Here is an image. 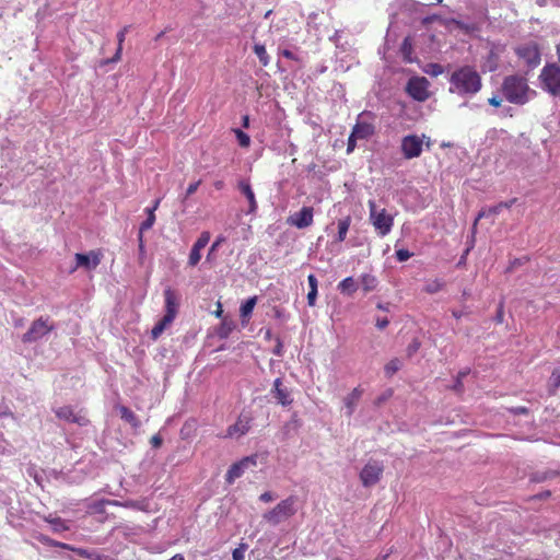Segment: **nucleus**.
Segmentation results:
<instances>
[{
	"instance_id": "f257e3e1",
	"label": "nucleus",
	"mask_w": 560,
	"mask_h": 560,
	"mask_svg": "<svg viewBox=\"0 0 560 560\" xmlns=\"http://www.w3.org/2000/svg\"><path fill=\"white\" fill-rule=\"evenodd\" d=\"M482 89L480 73L472 66H462L450 77V92L460 96L476 95Z\"/></svg>"
},
{
	"instance_id": "f03ea898",
	"label": "nucleus",
	"mask_w": 560,
	"mask_h": 560,
	"mask_svg": "<svg viewBox=\"0 0 560 560\" xmlns=\"http://www.w3.org/2000/svg\"><path fill=\"white\" fill-rule=\"evenodd\" d=\"M503 97L515 105H525L536 96V91L530 89L527 79L521 74H511L503 79L501 84Z\"/></svg>"
},
{
	"instance_id": "7ed1b4c3",
	"label": "nucleus",
	"mask_w": 560,
	"mask_h": 560,
	"mask_svg": "<svg viewBox=\"0 0 560 560\" xmlns=\"http://www.w3.org/2000/svg\"><path fill=\"white\" fill-rule=\"evenodd\" d=\"M164 304H165V314L164 316L154 325L151 330V338L156 340L164 330L174 322L178 314L179 308V295L178 293L167 287L164 290Z\"/></svg>"
},
{
	"instance_id": "20e7f679",
	"label": "nucleus",
	"mask_w": 560,
	"mask_h": 560,
	"mask_svg": "<svg viewBox=\"0 0 560 560\" xmlns=\"http://www.w3.org/2000/svg\"><path fill=\"white\" fill-rule=\"evenodd\" d=\"M296 503L298 498L295 495H289L278 502L272 509L266 511L262 514V518L269 525L278 526L296 514Z\"/></svg>"
},
{
	"instance_id": "39448f33",
	"label": "nucleus",
	"mask_w": 560,
	"mask_h": 560,
	"mask_svg": "<svg viewBox=\"0 0 560 560\" xmlns=\"http://www.w3.org/2000/svg\"><path fill=\"white\" fill-rule=\"evenodd\" d=\"M542 90L553 96L560 95V67L556 63L546 65L539 74Z\"/></svg>"
},
{
	"instance_id": "423d86ee",
	"label": "nucleus",
	"mask_w": 560,
	"mask_h": 560,
	"mask_svg": "<svg viewBox=\"0 0 560 560\" xmlns=\"http://www.w3.org/2000/svg\"><path fill=\"white\" fill-rule=\"evenodd\" d=\"M368 206L370 210V220L378 235H387L393 228L394 218L387 213L386 209L378 210L374 200H369Z\"/></svg>"
},
{
	"instance_id": "0eeeda50",
	"label": "nucleus",
	"mask_w": 560,
	"mask_h": 560,
	"mask_svg": "<svg viewBox=\"0 0 560 560\" xmlns=\"http://www.w3.org/2000/svg\"><path fill=\"white\" fill-rule=\"evenodd\" d=\"M55 329L54 324L49 317L40 316L39 318L32 322L27 331L22 336L24 343H33L47 336Z\"/></svg>"
},
{
	"instance_id": "6e6552de",
	"label": "nucleus",
	"mask_w": 560,
	"mask_h": 560,
	"mask_svg": "<svg viewBox=\"0 0 560 560\" xmlns=\"http://www.w3.org/2000/svg\"><path fill=\"white\" fill-rule=\"evenodd\" d=\"M375 115L372 112H362L352 128V136L359 140H366L375 133Z\"/></svg>"
},
{
	"instance_id": "1a4fd4ad",
	"label": "nucleus",
	"mask_w": 560,
	"mask_h": 560,
	"mask_svg": "<svg viewBox=\"0 0 560 560\" xmlns=\"http://www.w3.org/2000/svg\"><path fill=\"white\" fill-rule=\"evenodd\" d=\"M430 82L425 77H411L406 84V93L417 102H425L430 97Z\"/></svg>"
},
{
	"instance_id": "9d476101",
	"label": "nucleus",
	"mask_w": 560,
	"mask_h": 560,
	"mask_svg": "<svg viewBox=\"0 0 560 560\" xmlns=\"http://www.w3.org/2000/svg\"><path fill=\"white\" fill-rule=\"evenodd\" d=\"M515 54L523 59L528 67H536L540 63V50L536 43H526L515 48Z\"/></svg>"
},
{
	"instance_id": "9b49d317",
	"label": "nucleus",
	"mask_w": 560,
	"mask_h": 560,
	"mask_svg": "<svg viewBox=\"0 0 560 560\" xmlns=\"http://www.w3.org/2000/svg\"><path fill=\"white\" fill-rule=\"evenodd\" d=\"M423 141L417 135H408L401 139V152L405 159L411 160L418 158L422 153Z\"/></svg>"
},
{
	"instance_id": "f8f14e48",
	"label": "nucleus",
	"mask_w": 560,
	"mask_h": 560,
	"mask_svg": "<svg viewBox=\"0 0 560 560\" xmlns=\"http://www.w3.org/2000/svg\"><path fill=\"white\" fill-rule=\"evenodd\" d=\"M102 257L103 254L100 249L91 250L88 254L77 253L74 256L75 266L70 270V272L75 271L80 267L86 270L95 269L101 264Z\"/></svg>"
},
{
	"instance_id": "ddd939ff",
	"label": "nucleus",
	"mask_w": 560,
	"mask_h": 560,
	"mask_svg": "<svg viewBox=\"0 0 560 560\" xmlns=\"http://www.w3.org/2000/svg\"><path fill=\"white\" fill-rule=\"evenodd\" d=\"M383 474V466L377 462H369L360 472V479L364 487H371L377 483Z\"/></svg>"
},
{
	"instance_id": "4468645a",
	"label": "nucleus",
	"mask_w": 560,
	"mask_h": 560,
	"mask_svg": "<svg viewBox=\"0 0 560 560\" xmlns=\"http://www.w3.org/2000/svg\"><path fill=\"white\" fill-rule=\"evenodd\" d=\"M256 457L247 456L241 459L237 463H234L228 470L225 475V481L229 485H232L237 478L242 477L245 470L249 467L256 466Z\"/></svg>"
},
{
	"instance_id": "2eb2a0df",
	"label": "nucleus",
	"mask_w": 560,
	"mask_h": 560,
	"mask_svg": "<svg viewBox=\"0 0 560 560\" xmlns=\"http://www.w3.org/2000/svg\"><path fill=\"white\" fill-rule=\"evenodd\" d=\"M314 209L312 207H303L299 212L288 218V223L298 229H305L313 224Z\"/></svg>"
},
{
	"instance_id": "dca6fc26",
	"label": "nucleus",
	"mask_w": 560,
	"mask_h": 560,
	"mask_svg": "<svg viewBox=\"0 0 560 560\" xmlns=\"http://www.w3.org/2000/svg\"><path fill=\"white\" fill-rule=\"evenodd\" d=\"M56 417L70 423H77L81 427L89 423V419L85 416L75 413L71 406H62L56 411Z\"/></svg>"
},
{
	"instance_id": "f3484780",
	"label": "nucleus",
	"mask_w": 560,
	"mask_h": 560,
	"mask_svg": "<svg viewBox=\"0 0 560 560\" xmlns=\"http://www.w3.org/2000/svg\"><path fill=\"white\" fill-rule=\"evenodd\" d=\"M252 427V418L248 416L241 415L236 422L228 428L226 436H242L246 434Z\"/></svg>"
},
{
	"instance_id": "a211bd4d",
	"label": "nucleus",
	"mask_w": 560,
	"mask_h": 560,
	"mask_svg": "<svg viewBox=\"0 0 560 560\" xmlns=\"http://www.w3.org/2000/svg\"><path fill=\"white\" fill-rule=\"evenodd\" d=\"M516 200H517L516 198H512V199H510L509 201H501V202H499L498 205H495V206H493V207H490V208H488V209H482V210L478 213V215H477V218H476V220H475L474 229L476 228V225H477V223H478V221H479L480 219H482V218H485V217H490V215H497V214H499V213L502 211V209H509V208H511V207L516 202Z\"/></svg>"
},
{
	"instance_id": "6ab92c4d",
	"label": "nucleus",
	"mask_w": 560,
	"mask_h": 560,
	"mask_svg": "<svg viewBox=\"0 0 560 560\" xmlns=\"http://www.w3.org/2000/svg\"><path fill=\"white\" fill-rule=\"evenodd\" d=\"M273 394L277 401L282 406H289L292 404V398L290 392L287 388L282 387V380L280 377L276 378L273 382Z\"/></svg>"
},
{
	"instance_id": "aec40b11",
	"label": "nucleus",
	"mask_w": 560,
	"mask_h": 560,
	"mask_svg": "<svg viewBox=\"0 0 560 560\" xmlns=\"http://www.w3.org/2000/svg\"><path fill=\"white\" fill-rule=\"evenodd\" d=\"M238 188L241 192L246 197L249 203L248 213H255L257 211V201L255 198V194L252 189V186L248 182L241 180L238 183Z\"/></svg>"
},
{
	"instance_id": "412c9836",
	"label": "nucleus",
	"mask_w": 560,
	"mask_h": 560,
	"mask_svg": "<svg viewBox=\"0 0 560 560\" xmlns=\"http://www.w3.org/2000/svg\"><path fill=\"white\" fill-rule=\"evenodd\" d=\"M129 27L128 25L124 26L116 35L117 37V49H116V52L114 54V56L108 59L107 61H105V63H108V62H118L121 60V56H122V47H124V42L126 39V35L127 33L129 32Z\"/></svg>"
},
{
	"instance_id": "4be33fe9",
	"label": "nucleus",
	"mask_w": 560,
	"mask_h": 560,
	"mask_svg": "<svg viewBox=\"0 0 560 560\" xmlns=\"http://www.w3.org/2000/svg\"><path fill=\"white\" fill-rule=\"evenodd\" d=\"M257 301H258V298L256 295H254L242 303V305L240 307V315H241L243 324L248 323V319L252 316L253 310L256 306Z\"/></svg>"
},
{
	"instance_id": "5701e85b",
	"label": "nucleus",
	"mask_w": 560,
	"mask_h": 560,
	"mask_svg": "<svg viewBox=\"0 0 560 560\" xmlns=\"http://www.w3.org/2000/svg\"><path fill=\"white\" fill-rule=\"evenodd\" d=\"M117 409H118V411L120 413V418L124 421L129 423L133 429L140 428L141 422H140L139 418L135 415V412L132 410H130L128 407L122 406V405H119L117 407Z\"/></svg>"
},
{
	"instance_id": "b1692460",
	"label": "nucleus",
	"mask_w": 560,
	"mask_h": 560,
	"mask_svg": "<svg viewBox=\"0 0 560 560\" xmlns=\"http://www.w3.org/2000/svg\"><path fill=\"white\" fill-rule=\"evenodd\" d=\"M363 394V390L360 387L353 388V390L345 398V405L348 408V413L352 415L354 411L355 405L359 401Z\"/></svg>"
},
{
	"instance_id": "393cba45",
	"label": "nucleus",
	"mask_w": 560,
	"mask_h": 560,
	"mask_svg": "<svg viewBox=\"0 0 560 560\" xmlns=\"http://www.w3.org/2000/svg\"><path fill=\"white\" fill-rule=\"evenodd\" d=\"M159 203H160V200L158 199L154 202V206L152 208H148L147 209V214H148L147 219L140 225V232L141 233H143L147 230H150L153 226V224L155 222V213H154V211L158 209Z\"/></svg>"
},
{
	"instance_id": "a878e982",
	"label": "nucleus",
	"mask_w": 560,
	"mask_h": 560,
	"mask_svg": "<svg viewBox=\"0 0 560 560\" xmlns=\"http://www.w3.org/2000/svg\"><path fill=\"white\" fill-rule=\"evenodd\" d=\"M351 217L347 215L343 219H340L338 221V234H337V242L341 243L346 240L349 228L351 225Z\"/></svg>"
},
{
	"instance_id": "bb28decb",
	"label": "nucleus",
	"mask_w": 560,
	"mask_h": 560,
	"mask_svg": "<svg viewBox=\"0 0 560 560\" xmlns=\"http://www.w3.org/2000/svg\"><path fill=\"white\" fill-rule=\"evenodd\" d=\"M45 521L51 525V529L54 533L69 530V526L61 517H52L51 515H49L45 517Z\"/></svg>"
},
{
	"instance_id": "cd10ccee",
	"label": "nucleus",
	"mask_w": 560,
	"mask_h": 560,
	"mask_svg": "<svg viewBox=\"0 0 560 560\" xmlns=\"http://www.w3.org/2000/svg\"><path fill=\"white\" fill-rule=\"evenodd\" d=\"M35 539L38 540L39 542L46 545V546H49V547H58V548H61V549H70V545L69 544L55 540V539H52V538H50V537H48L47 535H44V534L35 535Z\"/></svg>"
},
{
	"instance_id": "c85d7f7f",
	"label": "nucleus",
	"mask_w": 560,
	"mask_h": 560,
	"mask_svg": "<svg viewBox=\"0 0 560 560\" xmlns=\"http://www.w3.org/2000/svg\"><path fill=\"white\" fill-rule=\"evenodd\" d=\"M255 55L258 57L259 62L262 67H267L270 63V56L268 55L265 45L255 44L253 47Z\"/></svg>"
},
{
	"instance_id": "c756f323",
	"label": "nucleus",
	"mask_w": 560,
	"mask_h": 560,
	"mask_svg": "<svg viewBox=\"0 0 560 560\" xmlns=\"http://www.w3.org/2000/svg\"><path fill=\"white\" fill-rule=\"evenodd\" d=\"M338 290L341 293L352 294L357 291V283L352 277H347L339 282Z\"/></svg>"
},
{
	"instance_id": "7c9ffc66",
	"label": "nucleus",
	"mask_w": 560,
	"mask_h": 560,
	"mask_svg": "<svg viewBox=\"0 0 560 560\" xmlns=\"http://www.w3.org/2000/svg\"><path fill=\"white\" fill-rule=\"evenodd\" d=\"M361 285L364 292H371L376 289L377 287V279L376 277L364 273L361 276Z\"/></svg>"
},
{
	"instance_id": "2f4dec72",
	"label": "nucleus",
	"mask_w": 560,
	"mask_h": 560,
	"mask_svg": "<svg viewBox=\"0 0 560 560\" xmlns=\"http://www.w3.org/2000/svg\"><path fill=\"white\" fill-rule=\"evenodd\" d=\"M445 285V282L441 279L429 280L423 287V291L428 294H434L440 292Z\"/></svg>"
},
{
	"instance_id": "473e14b6",
	"label": "nucleus",
	"mask_w": 560,
	"mask_h": 560,
	"mask_svg": "<svg viewBox=\"0 0 560 560\" xmlns=\"http://www.w3.org/2000/svg\"><path fill=\"white\" fill-rule=\"evenodd\" d=\"M402 55H404V59L406 62H411L412 61V58H411V54H412V45H411V40L409 37L405 38L402 44H401V48H400Z\"/></svg>"
},
{
	"instance_id": "72a5a7b5",
	"label": "nucleus",
	"mask_w": 560,
	"mask_h": 560,
	"mask_svg": "<svg viewBox=\"0 0 560 560\" xmlns=\"http://www.w3.org/2000/svg\"><path fill=\"white\" fill-rule=\"evenodd\" d=\"M401 366V363L398 359L390 360L384 368L385 374L388 377H392Z\"/></svg>"
},
{
	"instance_id": "f704fd0d",
	"label": "nucleus",
	"mask_w": 560,
	"mask_h": 560,
	"mask_svg": "<svg viewBox=\"0 0 560 560\" xmlns=\"http://www.w3.org/2000/svg\"><path fill=\"white\" fill-rule=\"evenodd\" d=\"M210 237H211L210 233L208 231H203L199 235V237L197 238V241L195 242V244L192 246L195 248L202 250L208 245Z\"/></svg>"
},
{
	"instance_id": "c9c22d12",
	"label": "nucleus",
	"mask_w": 560,
	"mask_h": 560,
	"mask_svg": "<svg viewBox=\"0 0 560 560\" xmlns=\"http://www.w3.org/2000/svg\"><path fill=\"white\" fill-rule=\"evenodd\" d=\"M469 373V370H465V371H460L458 372L457 374V377H456V381H455V384L454 386L452 387L453 390L457 392V393H463L464 390V384H463V378L468 375Z\"/></svg>"
},
{
	"instance_id": "e433bc0d",
	"label": "nucleus",
	"mask_w": 560,
	"mask_h": 560,
	"mask_svg": "<svg viewBox=\"0 0 560 560\" xmlns=\"http://www.w3.org/2000/svg\"><path fill=\"white\" fill-rule=\"evenodd\" d=\"M200 259H201V249L195 248L192 246L190 254H189V258H188V265L191 267H195L198 265Z\"/></svg>"
},
{
	"instance_id": "4c0bfd02",
	"label": "nucleus",
	"mask_w": 560,
	"mask_h": 560,
	"mask_svg": "<svg viewBox=\"0 0 560 560\" xmlns=\"http://www.w3.org/2000/svg\"><path fill=\"white\" fill-rule=\"evenodd\" d=\"M236 139L238 144L243 148H247L250 144V138L247 133L242 131L241 129L235 130Z\"/></svg>"
},
{
	"instance_id": "58836bf2",
	"label": "nucleus",
	"mask_w": 560,
	"mask_h": 560,
	"mask_svg": "<svg viewBox=\"0 0 560 560\" xmlns=\"http://www.w3.org/2000/svg\"><path fill=\"white\" fill-rule=\"evenodd\" d=\"M110 503L114 505H121L124 508H129V509L144 510L143 502H139V501H126L124 503H120L118 501H113Z\"/></svg>"
},
{
	"instance_id": "ea45409f",
	"label": "nucleus",
	"mask_w": 560,
	"mask_h": 560,
	"mask_svg": "<svg viewBox=\"0 0 560 560\" xmlns=\"http://www.w3.org/2000/svg\"><path fill=\"white\" fill-rule=\"evenodd\" d=\"M71 551L75 552L79 557H82V558H85V559H91L92 557H94V551H91V550H88V549H84V548H77V547H73L70 545V549Z\"/></svg>"
},
{
	"instance_id": "a19ab883",
	"label": "nucleus",
	"mask_w": 560,
	"mask_h": 560,
	"mask_svg": "<svg viewBox=\"0 0 560 560\" xmlns=\"http://www.w3.org/2000/svg\"><path fill=\"white\" fill-rule=\"evenodd\" d=\"M247 545L241 544L240 547L235 548L232 552L233 560H245V550Z\"/></svg>"
},
{
	"instance_id": "79ce46f5",
	"label": "nucleus",
	"mask_w": 560,
	"mask_h": 560,
	"mask_svg": "<svg viewBox=\"0 0 560 560\" xmlns=\"http://www.w3.org/2000/svg\"><path fill=\"white\" fill-rule=\"evenodd\" d=\"M411 256H412V254L408 249L401 248V249L396 250V258L398 261H406Z\"/></svg>"
},
{
	"instance_id": "37998d69",
	"label": "nucleus",
	"mask_w": 560,
	"mask_h": 560,
	"mask_svg": "<svg viewBox=\"0 0 560 560\" xmlns=\"http://www.w3.org/2000/svg\"><path fill=\"white\" fill-rule=\"evenodd\" d=\"M200 184H201V179H198L197 182L191 183V184L187 187V189H186V194H185L184 199H187L188 197H190L191 195H194V194L197 191V189H198V187L200 186Z\"/></svg>"
},
{
	"instance_id": "c03bdc74",
	"label": "nucleus",
	"mask_w": 560,
	"mask_h": 560,
	"mask_svg": "<svg viewBox=\"0 0 560 560\" xmlns=\"http://www.w3.org/2000/svg\"><path fill=\"white\" fill-rule=\"evenodd\" d=\"M357 140H359V138L358 137H353L352 132H351L349 138H348V142H347V153L348 154H350L351 152L354 151V149L357 147Z\"/></svg>"
},
{
	"instance_id": "a18cd8bd",
	"label": "nucleus",
	"mask_w": 560,
	"mask_h": 560,
	"mask_svg": "<svg viewBox=\"0 0 560 560\" xmlns=\"http://www.w3.org/2000/svg\"><path fill=\"white\" fill-rule=\"evenodd\" d=\"M276 499V495L271 491H265L259 495V500L264 503L272 502Z\"/></svg>"
},
{
	"instance_id": "49530a36",
	"label": "nucleus",
	"mask_w": 560,
	"mask_h": 560,
	"mask_svg": "<svg viewBox=\"0 0 560 560\" xmlns=\"http://www.w3.org/2000/svg\"><path fill=\"white\" fill-rule=\"evenodd\" d=\"M307 282H308L310 291H317L318 282H317L316 277L313 273L308 275Z\"/></svg>"
},
{
	"instance_id": "de8ad7c7",
	"label": "nucleus",
	"mask_w": 560,
	"mask_h": 560,
	"mask_svg": "<svg viewBox=\"0 0 560 560\" xmlns=\"http://www.w3.org/2000/svg\"><path fill=\"white\" fill-rule=\"evenodd\" d=\"M150 443H151L152 447L159 448V447H161V445L163 443V439L159 434H155L151 438Z\"/></svg>"
},
{
	"instance_id": "09e8293b",
	"label": "nucleus",
	"mask_w": 560,
	"mask_h": 560,
	"mask_svg": "<svg viewBox=\"0 0 560 560\" xmlns=\"http://www.w3.org/2000/svg\"><path fill=\"white\" fill-rule=\"evenodd\" d=\"M388 324H389V319L387 317H378V318H376L375 325H376V327L378 329L386 328L388 326Z\"/></svg>"
},
{
	"instance_id": "8fccbe9b",
	"label": "nucleus",
	"mask_w": 560,
	"mask_h": 560,
	"mask_svg": "<svg viewBox=\"0 0 560 560\" xmlns=\"http://www.w3.org/2000/svg\"><path fill=\"white\" fill-rule=\"evenodd\" d=\"M316 298H317V291H308V293H307V304L310 306H314L315 303H316Z\"/></svg>"
},
{
	"instance_id": "3c124183",
	"label": "nucleus",
	"mask_w": 560,
	"mask_h": 560,
	"mask_svg": "<svg viewBox=\"0 0 560 560\" xmlns=\"http://www.w3.org/2000/svg\"><path fill=\"white\" fill-rule=\"evenodd\" d=\"M511 412L514 415H527L528 408L524 406L511 408Z\"/></svg>"
},
{
	"instance_id": "603ef678",
	"label": "nucleus",
	"mask_w": 560,
	"mask_h": 560,
	"mask_svg": "<svg viewBox=\"0 0 560 560\" xmlns=\"http://www.w3.org/2000/svg\"><path fill=\"white\" fill-rule=\"evenodd\" d=\"M281 55H282L284 58L290 59V60H295V61H298V60H299V58H298V57H296V56H295L291 50H289V49H283V50L281 51Z\"/></svg>"
},
{
	"instance_id": "864d4df0",
	"label": "nucleus",
	"mask_w": 560,
	"mask_h": 560,
	"mask_svg": "<svg viewBox=\"0 0 560 560\" xmlns=\"http://www.w3.org/2000/svg\"><path fill=\"white\" fill-rule=\"evenodd\" d=\"M488 103L493 107H500L502 104V100L498 96H492L488 100Z\"/></svg>"
},
{
	"instance_id": "5fc2aeb1",
	"label": "nucleus",
	"mask_w": 560,
	"mask_h": 560,
	"mask_svg": "<svg viewBox=\"0 0 560 560\" xmlns=\"http://www.w3.org/2000/svg\"><path fill=\"white\" fill-rule=\"evenodd\" d=\"M521 265H522V260L520 258H515L513 261H511L506 271L511 272L515 267L521 266Z\"/></svg>"
},
{
	"instance_id": "6e6d98bb",
	"label": "nucleus",
	"mask_w": 560,
	"mask_h": 560,
	"mask_svg": "<svg viewBox=\"0 0 560 560\" xmlns=\"http://www.w3.org/2000/svg\"><path fill=\"white\" fill-rule=\"evenodd\" d=\"M551 377L557 386L560 385V369L553 370Z\"/></svg>"
},
{
	"instance_id": "4d7b16f0",
	"label": "nucleus",
	"mask_w": 560,
	"mask_h": 560,
	"mask_svg": "<svg viewBox=\"0 0 560 560\" xmlns=\"http://www.w3.org/2000/svg\"><path fill=\"white\" fill-rule=\"evenodd\" d=\"M91 560H112V559L108 556L100 555L96 551H94V557H92Z\"/></svg>"
},
{
	"instance_id": "13d9d810",
	"label": "nucleus",
	"mask_w": 560,
	"mask_h": 560,
	"mask_svg": "<svg viewBox=\"0 0 560 560\" xmlns=\"http://www.w3.org/2000/svg\"><path fill=\"white\" fill-rule=\"evenodd\" d=\"M420 347V342L417 340H413V342L409 346V352H416Z\"/></svg>"
},
{
	"instance_id": "bf43d9fd",
	"label": "nucleus",
	"mask_w": 560,
	"mask_h": 560,
	"mask_svg": "<svg viewBox=\"0 0 560 560\" xmlns=\"http://www.w3.org/2000/svg\"><path fill=\"white\" fill-rule=\"evenodd\" d=\"M213 186L217 190H222L225 186L224 182L219 179L213 183Z\"/></svg>"
},
{
	"instance_id": "052dcab7",
	"label": "nucleus",
	"mask_w": 560,
	"mask_h": 560,
	"mask_svg": "<svg viewBox=\"0 0 560 560\" xmlns=\"http://www.w3.org/2000/svg\"><path fill=\"white\" fill-rule=\"evenodd\" d=\"M138 240H139V249L143 250L144 249L143 233H141L140 231H139Z\"/></svg>"
},
{
	"instance_id": "680f3d73",
	"label": "nucleus",
	"mask_w": 560,
	"mask_h": 560,
	"mask_svg": "<svg viewBox=\"0 0 560 560\" xmlns=\"http://www.w3.org/2000/svg\"><path fill=\"white\" fill-rule=\"evenodd\" d=\"M497 322L502 323L503 322V308L502 305L499 308L498 315H497Z\"/></svg>"
},
{
	"instance_id": "e2e57ef3",
	"label": "nucleus",
	"mask_w": 560,
	"mask_h": 560,
	"mask_svg": "<svg viewBox=\"0 0 560 560\" xmlns=\"http://www.w3.org/2000/svg\"><path fill=\"white\" fill-rule=\"evenodd\" d=\"M222 314H223L222 305H221V303H218V308H217V311L214 312V315H215L217 317H221V316H222Z\"/></svg>"
},
{
	"instance_id": "0e129e2a",
	"label": "nucleus",
	"mask_w": 560,
	"mask_h": 560,
	"mask_svg": "<svg viewBox=\"0 0 560 560\" xmlns=\"http://www.w3.org/2000/svg\"><path fill=\"white\" fill-rule=\"evenodd\" d=\"M222 241H223L222 238L217 240V241L212 244V246H211V248H210V253L214 252V250L217 249V247L220 245V243H221Z\"/></svg>"
},
{
	"instance_id": "69168bd1",
	"label": "nucleus",
	"mask_w": 560,
	"mask_h": 560,
	"mask_svg": "<svg viewBox=\"0 0 560 560\" xmlns=\"http://www.w3.org/2000/svg\"><path fill=\"white\" fill-rule=\"evenodd\" d=\"M168 560H185V558H184L183 555L176 553L172 558H170Z\"/></svg>"
},
{
	"instance_id": "338daca9",
	"label": "nucleus",
	"mask_w": 560,
	"mask_h": 560,
	"mask_svg": "<svg viewBox=\"0 0 560 560\" xmlns=\"http://www.w3.org/2000/svg\"><path fill=\"white\" fill-rule=\"evenodd\" d=\"M452 315L456 318V319H459L462 316H463V313L460 311H453L452 312Z\"/></svg>"
},
{
	"instance_id": "774afa93",
	"label": "nucleus",
	"mask_w": 560,
	"mask_h": 560,
	"mask_svg": "<svg viewBox=\"0 0 560 560\" xmlns=\"http://www.w3.org/2000/svg\"><path fill=\"white\" fill-rule=\"evenodd\" d=\"M249 125V118L248 116L243 117V127L248 128Z\"/></svg>"
}]
</instances>
